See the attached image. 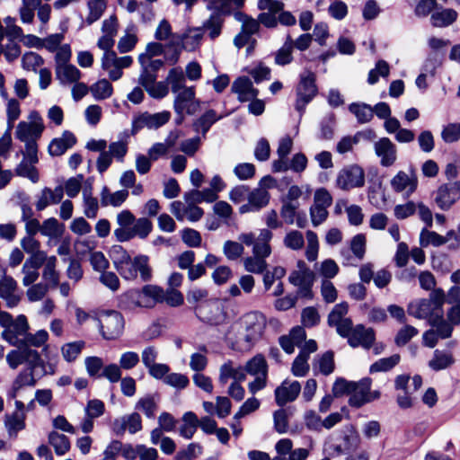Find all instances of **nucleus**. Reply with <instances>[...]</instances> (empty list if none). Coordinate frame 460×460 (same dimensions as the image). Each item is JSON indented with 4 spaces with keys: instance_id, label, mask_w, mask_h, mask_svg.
I'll list each match as a JSON object with an SVG mask.
<instances>
[{
    "instance_id": "f257e3e1",
    "label": "nucleus",
    "mask_w": 460,
    "mask_h": 460,
    "mask_svg": "<svg viewBox=\"0 0 460 460\" xmlns=\"http://www.w3.org/2000/svg\"><path fill=\"white\" fill-rule=\"evenodd\" d=\"M238 324L240 331L237 342L243 349H249L261 338L266 327V318L260 312H249L241 317Z\"/></svg>"
},
{
    "instance_id": "f03ea898",
    "label": "nucleus",
    "mask_w": 460,
    "mask_h": 460,
    "mask_svg": "<svg viewBox=\"0 0 460 460\" xmlns=\"http://www.w3.org/2000/svg\"><path fill=\"white\" fill-rule=\"evenodd\" d=\"M444 304L445 293L438 288L429 294V298L416 299L409 303L407 312L417 319H426L429 322L438 313H442Z\"/></svg>"
},
{
    "instance_id": "7ed1b4c3",
    "label": "nucleus",
    "mask_w": 460,
    "mask_h": 460,
    "mask_svg": "<svg viewBox=\"0 0 460 460\" xmlns=\"http://www.w3.org/2000/svg\"><path fill=\"white\" fill-rule=\"evenodd\" d=\"M0 326L4 328L1 338L12 346L21 347L30 325L24 314H19L16 318L9 314L0 316Z\"/></svg>"
},
{
    "instance_id": "20e7f679",
    "label": "nucleus",
    "mask_w": 460,
    "mask_h": 460,
    "mask_svg": "<svg viewBox=\"0 0 460 460\" xmlns=\"http://www.w3.org/2000/svg\"><path fill=\"white\" fill-rule=\"evenodd\" d=\"M316 76L311 71H305L300 75L299 82L296 87L295 109L300 118L305 111V107L316 96L318 89L315 84Z\"/></svg>"
},
{
    "instance_id": "39448f33",
    "label": "nucleus",
    "mask_w": 460,
    "mask_h": 460,
    "mask_svg": "<svg viewBox=\"0 0 460 460\" xmlns=\"http://www.w3.org/2000/svg\"><path fill=\"white\" fill-rule=\"evenodd\" d=\"M430 329L425 331L422 334V343L428 348H434L439 340H447L452 337L453 328L449 323L445 320L442 313H438L429 320Z\"/></svg>"
},
{
    "instance_id": "423d86ee",
    "label": "nucleus",
    "mask_w": 460,
    "mask_h": 460,
    "mask_svg": "<svg viewBox=\"0 0 460 460\" xmlns=\"http://www.w3.org/2000/svg\"><path fill=\"white\" fill-rule=\"evenodd\" d=\"M28 119L29 121L19 122L15 130L16 138L23 143L37 141L45 129L43 119L37 111H31Z\"/></svg>"
},
{
    "instance_id": "0eeeda50",
    "label": "nucleus",
    "mask_w": 460,
    "mask_h": 460,
    "mask_svg": "<svg viewBox=\"0 0 460 460\" xmlns=\"http://www.w3.org/2000/svg\"><path fill=\"white\" fill-rule=\"evenodd\" d=\"M273 234L270 230L262 228L258 236L253 233H243L239 234L238 240L247 246H252V253L268 258L271 254L270 244Z\"/></svg>"
},
{
    "instance_id": "6e6552de",
    "label": "nucleus",
    "mask_w": 460,
    "mask_h": 460,
    "mask_svg": "<svg viewBox=\"0 0 460 460\" xmlns=\"http://www.w3.org/2000/svg\"><path fill=\"white\" fill-rule=\"evenodd\" d=\"M120 276L127 280H134L138 276L144 282L151 280L153 270L149 263V257L145 254H138L131 258Z\"/></svg>"
},
{
    "instance_id": "1a4fd4ad",
    "label": "nucleus",
    "mask_w": 460,
    "mask_h": 460,
    "mask_svg": "<svg viewBox=\"0 0 460 460\" xmlns=\"http://www.w3.org/2000/svg\"><path fill=\"white\" fill-rule=\"evenodd\" d=\"M101 333L105 340L119 338L124 330L123 316L116 311L103 313L97 319Z\"/></svg>"
},
{
    "instance_id": "9d476101",
    "label": "nucleus",
    "mask_w": 460,
    "mask_h": 460,
    "mask_svg": "<svg viewBox=\"0 0 460 460\" xmlns=\"http://www.w3.org/2000/svg\"><path fill=\"white\" fill-rule=\"evenodd\" d=\"M372 380L368 377L362 378L358 382H354L349 399V404L351 407L359 408L364 404L370 402L380 396L378 391H370Z\"/></svg>"
},
{
    "instance_id": "9b49d317",
    "label": "nucleus",
    "mask_w": 460,
    "mask_h": 460,
    "mask_svg": "<svg viewBox=\"0 0 460 460\" xmlns=\"http://www.w3.org/2000/svg\"><path fill=\"white\" fill-rule=\"evenodd\" d=\"M336 184L343 190H349L351 189L364 186V170L357 164H351L344 167L337 175Z\"/></svg>"
},
{
    "instance_id": "f8f14e48",
    "label": "nucleus",
    "mask_w": 460,
    "mask_h": 460,
    "mask_svg": "<svg viewBox=\"0 0 460 460\" xmlns=\"http://www.w3.org/2000/svg\"><path fill=\"white\" fill-rule=\"evenodd\" d=\"M128 143L123 140L111 142L106 153H101L96 161L97 171L103 173L112 164L114 158L119 163H123L128 153Z\"/></svg>"
},
{
    "instance_id": "ddd939ff",
    "label": "nucleus",
    "mask_w": 460,
    "mask_h": 460,
    "mask_svg": "<svg viewBox=\"0 0 460 460\" xmlns=\"http://www.w3.org/2000/svg\"><path fill=\"white\" fill-rule=\"evenodd\" d=\"M203 34L202 28H190L181 36H173L172 40H170L169 46L176 51H181V49L194 51L201 44Z\"/></svg>"
},
{
    "instance_id": "4468645a",
    "label": "nucleus",
    "mask_w": 460,
    "mask_h": 460,
    "mask_svg": "<svg viewBox=\"0 0 460 460\" xmlns=\"http://www.w3.org/2000/svg\"><path fill=\"white\" fill-rule=\"evenodd\" d=\"M171 118V112L164 111L161 112L151 114L143 112L136 116L132 122V132L137 133L146 128L149 129H156L166 124Z\"/></svg>"
},
{
    "instance_id": "2eb2a0df",
    "label": "nucleus",
    "mask_w": 460,
    "mask_h": 460,
    "mask_svg": "<svg viewBox=\"0 0 460 460\" xmlns=\"http://www.w3.org/2000/svg\"><path fill=\"white\" fill-rule=\"evenodd\" d=\"M158 356V349L155 346H146L141 352L142 364L147 370L148 375L153 378H160L167 371H171L167 364L156 362Z\"/></svg>"
},
{
    "instance_id": "dca6fc26",
    "label": "nucleus",
    "mask_w": 460,
    "mask_h": 460,
    "mask_svg": "<svg viewBox=\"0 0 460 460\" xmlns=\"http://www.w3.org/2000/svg\"><path fill=\"white\" fill-rule=\"evenodd\" d=\"M199 107V101L196 99L195 87L190 86L175 93L173 110L176 114H194Z\"/></svg>"
},
{
    "instance_id": "f3484780",
    "label": "nucleus",
    "mask_w": 460,
    "mask_h": 460,
    "mask_svg": "<svg viewBox=\"0 0 460 460\" xmlns=\"http://www.w3.org/2000/svg\"><path fill=\"white\" fill-rule=\"evenodd\" d=\"M46 259V252H39L25 261L22 268V285L24 287L32 285L38 279L40 276L39 270L44 264Z\"/></svg>"
},
{
    "instance_id": "a211bd4d",
    "label": "nucleus",
    "mask_w": 460,
    "mask_h": 460,
    "mask_svg": "<svg viewBox=\"0 0 460 460\" xmlns=\"http://www.w3.org/2000/svg\"><path fill=\"white\" fill-rule=\"evenodd\" d=\"M374 151L384 167L394 165L397 160V147L388 137H381L376 141Z\"/></svg>"
},
{
    "instance_id": "6ab92c4d",
    "label": "nucleus",
    "mask_w": 460,
    "mask_h": 460,
    "mask_svg": "<svg viewBox=\"0 0 460 460\" xmlns=\"http://www.w3.org/2000/svg\"><path fill=\"white\" fill-rule=\"evenodd\" d=\"M111 429L117 436H122L126 430L135 434L142 429L141 416L138 412H132L117 418L113 420Z\"/></svg>"
},
{
    "instance_id": "aec40b11",
    "label": "nucleus",
    "mask_w": 460,
    "mask_h": 460,
    "mask_svg": "<svg viewBox=\"0 0 460 460\" xmlns=\"http://www.w3.org/2000/svg\"><path fill=\"white\" fill-rule=\"evenodd\" d=\"M171 212L178 221L187 219L190 222H197L204 215L203 209L197 205L179 200L171 203Z\"/></svg>"
},
{
    "instance_id": "412c9836",
    "label": "nucleus",
    "mask_w": 460,
    "mask_h": 460,
    "mask_svg": "<svg viewBox=\"0 0 460 460\" xmlns=\"http://www.w3.org/2000/svg\"><path fill=\"white\" fill-rule=\"evenodd\" d=\"M289 282L297 287V295L311 299L313 297L312 287L314 280L313 271H292L288 277Z\"/></svg>"
},
{
    "instance_id": "4be33fe9",
    "label": "nucleus",
    "mask_w": 460,
    "mask_h": 460,
    "mask_svg": "<svg viewBox=\"0 0 460 460\" xmlns=\"http://www.w3.org/2000/svg\"><path fill=\"white\" fill-rule=\"evenodd\" d=\"M18 285L16 280L7 275L0 279V298L5 301L8 308L15 307L21 301V296L17 293Z\"/></svg>"
},
{
    "instance_id": "5701e85b",
    "label": "nucleus",
    "mask_w": 460,
    "mask_h": 460,
    "mask_svg": "<svg viewBox=\"0 0 460 460\" xmlns=\"http://www.w3.org/2000/svg\"><path fill=\"white\" fill-rule=\"evenodd\" d=\"M375 340L376 335L372 328H366L362 324H358L354 327L351 335L348 339V342L353 348L361 346L368 349L375 343Z\"/></svg>"
},
{
    "instance_id": "b1692460",
    "label": "nucleus",
    "mask_w": 460,
    "mask_h": 460,
    "mask_svg": "<svg viewBox=\"0 0 460 460\" xmlns=\"http://www.w3.org/2000/svg\"><path fill=\"white\" fill-rule=\"evenodd\" d=\"M301 392V385L298 381L288 382L285 380L275 390V400L279 406L282 407L288 402H294Z\"/></svg>"
},
{
    "instance_id": "393cba45",
    "label": "nucleus",
    "mask_w": 460,
    "mask_h": 460,
    "mask_svg": "<svg viewBox=\"0 0 460 460\" xmlns=\"http://www.w3.org/2000/svg\"><path fill=\"white\" fill-rule=\"evenodd\" d=\"M460 199V194L455 183L441 185L435 196V202L442 210L449 209Z\"/></svg>"
},
{
    "instance_id": "a878e982",
    "label": "nucleus",
    "mask_w": 460,
    "mask_h": 460,
    "mask_svg": "<svg viewBox=\"0 0 460 460\" xmlns=\"http://www.w3.org/2000/svg\"><path fill=\"white\" fill-rule=\"evenodd\" d=\"M231 90L237 95L241 102L253 100L259 94V91L253 87L252 82L246 76L235 79L232 84Z\"/></svg>"
},
{
    "instance_id": "bb28decb",
    "label": "nucleus",
    "mask_w": 460,
    "mask_h": 460,
    "mask_svg": "<svg viewBox=\"0 0 460 460\" xmlns=\"http://www.w3.org/2000/svg\"><path fill=\"white\" fill-rule=\"evenodd\" d=\"M245 378L243 367L235 366L231 360L225 362L219 368L218 382L222 385H226L229 379H233V382H243Z\"/></svg>"
},
{
    "instance_id": "cd10ccee",
    "label": "nucleus",
    "mask_w": 460,
    "mask_h": 460,
    "mask_svg": "<svg viewBox=\"0 0 460 460\" xmlns=\"http://www.w3.org/2000/svg\"><path fill=\"white\" fill-rule=\"evenodd\" d=\"M64 196V188L62 185L57 186L54 190L45 187L36 202V209L41 211L51 204H58Z\"/></svg>"
},
{
    "instance_id": "c85d7f7f",
    "label": "nucleus",
    "mask_w": 460,
    "mask_h": 460,
    "mask_svg": "<svg viewBox=\"0 0 460 460\" xmlns=\"http://www.w3.org/2000/svg\"><path fill=\"white\" fill-rule=\"evenodd\" d=\"M120 306L134 310L137 307H152L150 300H145L141 290L132 289L126 292L120 298Z\"/></svg>"
},
{
    "instance_id": "c756f323",
    "label": "nucleus",
    "mask_w": 460,
    "mask_h": 460,
    "mask_svg": "<svg viewBox=\"0 0 460 460\" xmlns=\"http://www.w3.org/2000/svg\"><path fill=\"white\" fill-rule=\"evenodd\" d=\"M76 142L75 135L70 131H65L60 137L54 138L49 145V153L52 156L62 155Z\"/></svg>"
},
{
    "instance_id": "7c9ffc66",
    "label": "nucleus",
    "mask_w": 460,
    "mask_h": 460,
    "mask_svg": "<svg viewBox=\"0 0 460 460\" xmlns=\"http://www.w3.org/2000/svg\"><path fill=\"white\" fill-rule=\"evenodd\" d=\"M391 186L394 191H405L409 196L413 193L417 188V179L414 176L408 175L405 172L400 171L391 180Z\"/></svg>"
},
{
    "instance_id": "2f4dec72",
    "label": "nucleus",
    "mask_w": 460,
    "mask_h": 460,
    "mask_svg": "<svg viewBox=\"0 0 460 460\" xmlns=\"http://www.w3.org/2000/svg\"><path fill=\"white\" fill-rule=\"evenodd\" d=\"M56 75L61 84L69 85L79 81L81 72L72 64H62L56 66Z\"/></svg>"
},
{
    "instance_id": "473e14b6",
    "label": "nucleus",
    "mask_w": 460,
    "mask_h": 460,
    "mask_svg": "<svg viewBox=\"0 0 460 460\" xmlns=\"http://www.w3.org/2000/svg\"><path fill=\"white\" fill-rule=\"evenodd\" d=\"M17 348V349H13L6 355V361L12 369H16L30 358H37V350L27 347Z\"/></svg>"
},
{
    "instance_id": "72a5a7b5",
    "label": "nucleus",
    "mask_w": 460,
    "mask_h": 460,
    "mask_svg": "<svg viewBox=\"0 0 460 460\" xmlns=\"http://www.w3.org/2000/svg\"><path fill=\"white\" fill-rule=\"evenodd\" d=\"M458 17V13L452 8H442L432 13L430 22L433 27L445 28L453 24Z\"/></svg>"
},
{
    "instance_id": "f704fd0d",
    "label": "nucleus",
    "mask_w": 460,
    "mask_h": 460,
    "mask_svg": "<svg viewBox=\"0 0 460 460\" xmlns=\"http://www.w3.org/2000/svg\"><path fill=\"white\" fill-rule=\"evenodd\" d=\"M160 397L158 394H146L136 402L135 409L142 411L148 419H154L158 410Z\"/></svg>"
},
{
    "instance_id": "c9c22d12",
    "label": "nucleus",
    "mask_w": 460,
    "mask_h": 460,
    "mask_svg": "<svg viewBox=\"0 0 460 460\" xmlns=\"http://www.w3.org/2000/svg\"><path fill=\"white\" fill-rule=\"evenodd\" d=\"M212 11V13L203 22L202 31L206 30L208 31L209 38L211 40H215L221 34L222 26L224 23L223 15H226L227 13H223L217 9H209Z\"/></svg>"
},
{
    "instance_id": "e433bc0d",
    "label": "nucleus",
    "mask_w": 460,
    "mask_h": 460,
    "mask_svg": "<svg viewBox=\"0 0 460 460\" xmlns=\"http://www.w3.org/2000/svg\"><path fill=\"white\" fill-rule=\"evenodd\" d=\"M37 383L35 375L32 371L24 370L19 373L14 381L13 382L12 387L8 392L9 399H15L18 396L19 391L24 386H34Z\"/></svg>"
},
{
    "instance_id": "4c0bfd02",
    "label": "nucleus",
    "mask_w": 460,
    "mask_h": 460,
    "mask_svg": "<svg viewBox=\"0 0 460 460\" xmlns=\"http://www.w3.org/2000/svg\"><path fill=\"white\" fill-rule=\"evenodd\" d=\"M129 192L127 190L111 192L108 187L104 186L101 191V204L102 207H119L126 201Z\"/></svg>"
},
{
    "instance_id": "58836bf2",
    "label": "nucleus",
    "mask_w": 460,
    "mask_h": 460,
    "mask_svg": "<svg viewBox=\"0 0 460 460\" xmlns=\"http://www.w3.org/2000/svg\"><path fill=\"white\" fill-rule=\"evenodd\" d=\"M455 363L453 354L449 351L435 349L432 358L428 366L434 371H441L448 368Z\"/></svg>"
},
{
    "instance_id": "ea45409f",
    "label": "nucleus",
    "mask_w": 460,
    "mask_h": 460,
    "mask_svg": "<svg viewBox=\"0 0 460 460\" xmlns=\"http://www.w3.org/2000/svg\"><path fill=\"white\" fill-rule=\"evenodd\" d=\"M167 86L170 85L172 93H177L189 86H186L184 72L181 67H173L169 70L165 80Z\"/></svg>"
},
{
    "instance_id": "a19ab883",
    "label": "nucleus",
    "mask_w": 460,
    "mask_h": 460,
    "mask_svg": "<svg viewBox=\"0 0 460 460\" xmlns=\"http://www.w3.org/2000/svg\"><path fill=\"white\" fill-rule=\"evenodd\" d=\"M244 373L253 376H267L268 365L264 357L261 354L251 358L243 367Z\"/></svg>"
},
{
    "instance_id": "79ce46f5",
    "label": "nucleus",
    "mask_w": 460,
    "mask_h": 460,
    "mask_svg": "<svg viewBox=\"0 0 460 460\" xmlns=\"http://www.w3.org/2000/svg\"><path fill=\"white\" fill-rule=\"evenodd\" d=\"M4 426L11 438H16L19 431L25 428V415L24 413L13 412V414L6 415L4 420Z\"/></svg>"
},
{
    "instance_id": "37998d69",
    "label": "nucleus",
    "mask_w": 460,
    "mask_h": 460,
    "mask_svg": "<svg viewBox=\"0 0 460 460\" xmlns=\"http://www.w3.org/2000/svg\"><path fill=\"white\" fill-rule=\"evenodd\" d=\"M90 93L96 101L109 99L113 93V86L108 79L102 78L90 86Z\"/></svg>"
},
{
    "instance_id": "c03bdc74",
    "label": "nucleus",
    "mask_w": 460,
    "mask_h": 460,
    "mask_svg": "<svg viewBox=\"0 0 460 460\" xmlns=\"http://www.w3.org/2000/svg\"><path fill=\"white\" fill-rule=\"evenodd\" d=\"M449 242L447 233L446 235H440L437 232L422 229L420 234V244L422 247H427L429 245L438 247Z\"/></svg>"
},
{
    "instance_id": "a18cd8bd",
    "label": "nucleus",
    "mask_w": 460,
    "mask_h": 460,
    "mask_svg": "<svg viewBox=\"0 0 460 460\" xmlns=\"http://www.w3.org/2000/svg\"><path fill=\"white\" fill-rule=\"evenodd\" d=\"M349 111L360 124L369 122L374 117L372 107L365 102H352L349 105Z\"/></svg>"
},
{
    "instance_id": "49530a36",
    "label": "nucleus",
    "mask_w": 460,
    "mask_h": 460,
    "mask_svg": "<svg viewBox=\"0 0 460 460\" xmlns=\"http://www.w3.org/2000/svg\"><path fill=\"white\" fill-rule=\"evenodd\" d=\"M183 424L180 428V435L186 439H190L199 427V419L192 411H187L182 416Z\"/></svg>"
},
{
    "instance_id": "de8ad7c7",
    "label": "nucleus",
    "mask_w": 460,
    "mask_h": 460,
    "mask_svg": "<svg viewBox=\"0 0 460 460\" xmlns=\"http://www.w3.org/2000/svg\"><path fill=\"white\" fill-rule=\"evenodd\" d=\"M49 443L53 447L58 456L66 455L71 447L69 438L66 435L56 431H51L49 434Z\"/></svg>"
},
{
    "instance_id": "09e8293b",
    "label": "nucleus",
    "mask_w": 460,
    "mask_h": 460,
    "mask_svg": "<svg viewBox=\"0 0 460 460\" xmlns=\"http://www.w3.org/2000/svg\"><path fill=\"white\" fill-rule=\"evenodd\" d=\"M110 254L115 269L120 275L124 268L131 260L130 255L120 245H113L111 249Z\"/></svg>"
},
{
    "instance_id": "8fccbe9b",
    "label": "nucleus",
    "mask_w": 460,
    "mask_h": 460,
    "mask_svg": "<svg viewBox=\"0 0 460 460\" xmlns=\"http://www.w3.org/2000/svg\"><path fill=\"white\" fill-rule=\"evenodd\" d=\"M42 278L49 287L54 288L58 285L59 275L56 270L57 258L55 256L47 257L45 261Z\"/></svg>"
},
{
    "instance_id": "3c124183",
    "label": "nucleus",
    "mask_w": 460,
    "mask_h": 460,
    "mask_svg": "<svg viewBox=\"0 0 460 460\" xmlns=\"http://www.w3.org/2000/svg\"><path fill=\"white\" fill-rule=\"evenodd\" d=\"M270 199V195L269 191L265 190V188L257 187L252 190H250L249 191L248 201L251 202V204L253 206V208H255L257 211L265 208L269 204Z\"/></svg>"
},
{
    "instance_id": "603ef678",
    "label": "nucleus",
    "mask_w": 460,
    "mask_h": 460,
    "mask_svg": "<svg viewBox=\"0 0 460 460\" xmlns=\"http://www.w3.org/2000/svg\"><path fill=\"white\" fill-rule=\"evenodd\" d=\"M246 271L253 274H262L267 269L266 257L253 254L243 260Z\"/></svg>"
},
{
    "instance_id": "864d4df0",
    "label": "nucleus",
    "mask_w": 460,
    "mask_h": 460,
    "mask_svg": "<svg viewBox=\"0 0 460 460\" xmlns=\"http://www.w3.org/2000/svg\"><path fill=\"white\" fill-rule=\"evenodd\" d=\"M155 379L162 380L164 384L177 390H182L190 384L189 377L186 375L174 372L171 373L170 371H167L162 377Z\"/></svg>"
},
{
    "instance_id": "5fc2aeb1",
    "label": "nucleus",
    "mask_w": 460,
    "mask_h": 460,
    "mask_svg": "<svg viewBox=\"0 0 460 460\" xmlns=\"http://www.w3.org/2000/svg\"><path fill=\"white\" fill-rule=\"evenodd\" d=\"M42 4V0H22L19 9L21 21L23 23H31L35 17V10Z\"/></svg>"
},
{
    "instance_id": "6e6d98bb",
    "label": "nucleus",
    "mask_w": 460,
    "mask_h": 460,
    "mask_svg": "<svg viewBox=\"0 0 460 460\" xmlns=\"http://www.w3.org/2000/svg\"><path fill=\"white\" fill-rule=\"evenodd\" d=\"M220 119L221 116H217L214 110H208L194 123V128L205 136L210 127Z\"/></svg>"
},
{
    "instance_id": "4d7b16f0",
    "label": "nucleus",
    "mask_w": 460,
    "mask_h": 460,
    "mask_svg": "<svg viewBox=\"0 0 460 460\" xmlns=\"http://www.w3.org/2000/svg\"><path fill=\"white\" fill-rule=\"evenodd\" d=\"M245 0H211L208 9H217L223 13L230 14L233 11L243 7Z\"/></svg>"
},
{
    "instance_id": "13d9d810",
    "label": "nucleus",
    "mask_w": 460,
    "mask_h": 460,
    "mask_svg": "<svg viewBox=\"0 0 460 460\" xmlns=\"http://www.w3.org/2000/svg\"><path fill=\"white\" fill-rule=\"evenodd\" d=\"M111 58L110 61L117 65L119 69H115L111 73V80L118 81L123 75V69L129 67L133 63V58L130 56L118 57L114 51H111Z\"/></svg>"
},
{
    "instance_id": "bf43d9fd",
    "label": "nucleus",
    "mask_w": 460,
    "mask_h": 460,
    "mask_svg": "<svg viewBox=\"0 0 460 460\" xmlns=\"http://www.w3.org/2000/svg\"><path fill=\"white\" fill-rule=\"evenodd\" d=\"M84 214L88 218H95L99 211V203L96 198L93 197L91 189H84L83 191Z\"/></svg>"
},
{
    "instance_id": "052dcab7",
    "label": "nucleus",
    "mask_w": 460,
    "mask_h": 460,
    "mask_svg": "<svg viewBox=\"0 0 460 460\" xmlns=\"http://www.w3.org/2000/svg\"><path fill=\"white\" fill-rule=\"evenodd\" d=\"M48 340H49V333L46 330H39L35 333H30L28 331L21 347L40 348L42 346H45V349H46L47 348L46 343H47Z\"/></svg>"
},
{
    "instance_id": "680f3d73",
    "label": "nucleus",
    "mask_w": 460,
    "mask_h": 460,
    "mask_svg": "<svg viewBox=\"0 0 460 460\" xmlns=\"http://www.w3.org/2000/svg\"><path fill=\"white\" fill-rule=\"evenodd\" d=\"M137 36L135 32V27L129 26L126 30V33L122 36L118 42V50L119 53H127L131 51L137 43Z\"/></svg>"
},
{
    "instance_id": "e2e57ef3",
    "label": "nucleus",
    "mask_w": 460,
    "mask_h": 460,
    "mask_svg": "<svg viewBox=\"0 0 460 460\" xmlns=\"http://www.w3.org/2000/svg\"><path fill=\"white\" fill-rule=\"evenodd\" d=\"M87 6L89 13L85 18V22L91 25L102 16L107 4L105 0H89Z\"/></svg>"
},
{
    "instance_id": "0e129e2a",
    "label": "nucleus",
    "mask_w": 460,
    "mask_h": 460,
    "mask_svg": "<svg viewBox=\"0 0 460 460\" xmlns=\"http://www.w3.org/2000/svg\"><path fill=\"white\" fill-rule=\"evenodd\" d=\"M84 346L85 342L84 341H77L64 344L61 347V353L64 359L66 362L75 361L77 358V357L81 354Z\"/></svg>"
},
{
    "instance_id": "69168bd1",
    "label": "nucleus",
    "mask_w": 460,
    "mask_h": 460,
    "mask_svg": "<svg viewBox=\"0 0 460 460\" xmlns=\"http://www.w3.org/2000/svg\"><path fill=\"white\" fill-rule=\"evenodd\" d=\"M293 40L288 35L284 45L275 54V63L279 66H285L293 60Z\"/></svg>"
},
{
    "instance_id": "338daca9",
    "label": "nucleus",
    "mask_w": 460,
    "mask_h": 460,
    "mask_svg": "<svg viewBox=\"0 0 460 460\" xmlns=\"http://www.w3.org/2000/svg\"><path fill=\"white\" fill-rule=\"evenodd\" d=\"M243 244L239 240L238 242L227 240L223 244V253L228 261H236L243 254Z\"/></svg>"
},
{
    "instance_id": "774afa93",
    "label": "nucleus",
    "mask_w": 460,
    "mask_h": 460,
    "mask_svg": "<svg viewBox=\"0 0 460 460\" xmlns=\"http://www.w3.org/2000/svg\"><path fill=\"white\" fill-rule=\"evenodd\" d=\"M283 244L286 248L292 251L302 250L305 245L304 235L297 230H290L284 236Z\"/></svg>"
}]
</instances>
